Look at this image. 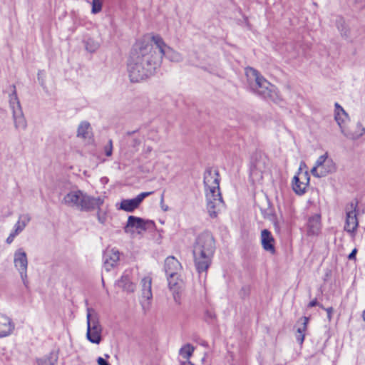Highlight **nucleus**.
<instances>
[{
	"instance_id": "nucleus-1",
	"label": "nucleus",
	"mask_w": 365,
	"mask_h": 365,
	"mask_svg": "<svg viewBox=\"0 0 365 365\" xmlns=\"http://www.w3.org/2000/svg\"><path fill=\"white\" fill-rule=\"evenodd\" d=\"M160 65V56H154L153 46L138 41L128 60L127 70L130 81L140 82L154 73Z\"/></svg>"
},
{
	"instance_id": "nucleus-2",
	"label": "nucleus",
	"mask_w": 365,
	"mask_h": 365,
	"mask_svg": "<svg viewBox=\"0 0 365 365\" xmlns=\"http://www.w3.org/2000/svg\"><path fill=\"white\" fill-rule=\"evenodd\" d=\"M248 86L256 95L275 103L281 98L275 86L270 83L258 71L248 67L245 69Z\"/></svg>"
},
{
	"instance_id": "nucleus-3",
	"label": "nucleus",
	"mask_w": 365,
	"mask_h": 365,
	"mask_svg": "<svg viewBox=\"0 0 365 365\" xmlns=\"http://www.w3.org/2000/svg\"><path fill=\"white\" fill-rule=\"evenodd\" d=\"M104 200L101 197H94L80 190H71L62 199L61 203L80 211H91L99 209Z\"/></svg>"
},
{
	"instance_id": "nucleus-4",
	"label": "nucleus",
	"mask_w": 365,
	"mask_h": 365,
	"mask_svg": "<svg viewBox=\"0 0 365 365\" xmlns=\"http://www.w3.org/2000/svg\"><path fill=\"white\" fill-rule=\"evenodd\" d=\"M10 93L9 95V108L12 112V118L16 130H26L27 128V121L24 115L20 101L17 96L16 86L11 85L9 86Z\"/></svg>"
},
{
	"instance_id": "nucleus-5",
	"label": "nucleus",
	"mask_w": 365,
	"mask_h": 365,
	"mask_svg": "<svg viewBox=\"0 0 365 365\" xmlns=\"http://www.w3.org/2000/svg\"><path fill=\"white\" fill-rule=\"evenodd\" d=\"M87 331L86 338L93 344H99L102 340V327L99 317L96 311L92 308H87Z\"/></svg>"
},
{
	"instance_id": "nucleus-6",
	"label": "nucleus",
	"mask_w": 365,
	"mask_h": 365,
	"mask_svg": "<svg viewBox=\"0 0 365 365\" xmlns=\"http://www.w3.org/2000/svg\"><path fill=\"white\" fill-rule=\"evenodd\" d=\"M151 41L152 43L150 44L153 46L154 56L160 55V63L162 62L163 56L173 62H180L182 60L181 54L167 46L160 36H153L151 38Z\"/></svg>"
},
{
	"instance_id": "nucleus-7",
	"label": "nucleus",
	"mask_w": 365,
	"mask_h": 365,
	"mask_svg": "<svg viewBox=\"0 0 365 365\" xmlns=\"http://www.w3.org/2000/svg\"><path fill=\"white\" fill-rule=\"evenodd\" d=\"M336 165L331 158L325 153L318 158L315 165L312 168L311 173L316 178L325 177L335 172Z\"/></svg>"
},
{
	"instance_id": "nucleus-8",
	"label": "nucleus",
	"mask_w": 365,
	"mask_h": 365,
	"mask_svg": "<svg viewBox=\"0 0 365 365\" xmlns=\"http://www.w3.org/2000/svg\"><path fill=\"white\" fill-rule=\"evenodd\" d=\"M27 255L22 247L17 249L14 254V264L18 270L24 285L29 287V280L27 277L28 269Z\"/></svg>"
},
{
	"instance_id": "nucleus-9",
	"label": "nucleus",
	"mask_w": 365,
	"mask_h": 365,
	"mask_svg": "<svg viewBox=\"0 0 365 365\" xmlns=\"http://www.w3.org/2000/svg\"><path fill=\"white\" fill-rule=\"evenodd\" d=\"M207 210L211 217H216L220 212L224 208L225 203L223 202L220 190L215 192H207Z\"/></svg>"
},
{
	"instance_id": "nucleus-10",
	"label": "nucleus",
	"mask_w": 365,
	"mask_h": 365,
	"mask_svg": "<svg viewBox=\"0 0 365 365\" xmlns=\"http://www.w3.org/2000/svg\"><path fill=\"white\" fill-rule=\"evenodd\" d=\"M215 240L210 232H204L198 235L193 250H197L202 252L212 253L215 252Z\"/></svg>"
},
{
	"instance_id": "nucleus-11",
	"label": "nucleus",
	"mask_w": 365,
	"mask_h": 365,
	"mask_svg": "<svg viewBox=\"0 0 365 365\" xmlns=\"http://www.w3.org/2000/svg\"><path fill=\"white\" fill-rule=\"evenodd\" d=\"M194 262L198 273L207 272L210 267L213 254L193 250Z\"/></svg>"
},
{
	"instance_id": "nucleus-12",
	"label": "nucleus",
	"mask_w": 365,
	"mask_h": 365,
	"mask_svg": "<svg viewBox=\"0 0 365 365\" xmlns=\"http://www.w3.org/2000/svg\"><path fill=\"white\" fill-rule=\"evenodd\" d=\"M204 185L207 192L220 190V176L217 170L207 169L204 174Z\"/></svg>"
},
{
	"instance_id": "nucleus-13",
	"label": "nucleus",
	"mask_w": 365,
	"mask_h": 365,
	"mask_svg": "<svg viewBox=\"0 0 365 365\" xmlns=\"http://www.w3.org/2000/svg\"><path fill=\"white\" fill-rule=\"evenodd\" d=\"M309 182V176L307 172L299 171L292 179L293 191L299 195L305 193Z\"/></svg>"
},
{
	"instance_id": "nucleus-14",
	"label": "nucleus",
	"mask_w": 365,
	"mask_h": 365,
	"mask_svg": "<svg viewBox=\"0 0 365 365\" xmlns=\"http://www.w3.org/2000/svg\"><path fill=\"white\" fill-rule=\"evenodd\" d=\"M148 221H146L140 217L130 215L128 218L127 224L124 227V231L126 233L133 234L135 230L138 233L147 230V225Z\"/></svg>"
},
{
	"instance_id": "nucleus-15",
	"label": "nucleus",
	"mask_w": 365,
	"mask_h": 365,
	"mask_svg": "<svg viewBox=\"0 0 365 365\" xmlns=\"http://www.w3.org/2000/svg\"><path fill=\"white\" fill-rule=\"evenodd\" d=\"M142 297L141 305L143 309H148L150 305V300L153 298L152 279L150 277H145L141 280Z\"/></svg>"
},
{
	"instance_id": "nucleus-16",
	"label": "nucleus",
	"mask_w": 365,
	"mask_h": 365,
	"mask_svg": "<svg viewBox=\"0 0 365 365\" xmlns=\"http://www.w3.org/2000/svg\"><path fill=\"white\" fill-rule=\"evenodd\" d=\"M153 192H141L133 199L123 200L120 202V209L126 212H133L139 207L143 200Z\"/></svg>"
},
{
	"instance_id": "nucleus-17",
	"label": "nucleus",
	"mask_w": 365,
	"mask_h": 365,
	"mask_svg": "<svg viewBox=\"0 0 365 365\" xmlns=\"http://www.w3.org/2000/svg\"><path fill=\"white\" fill-rule=\"evenodd\" d=\"M103 267L109 272L114 268L120 259V252L115 248L107 249L103 255Z\"/></svg>"
},
{
	"instance_id": "nucleus-18",
	"label": "nucleus",
	"mask_w": 365,
	"mask_h": 365,
	"mask_svg": "<svg viewBox=\"0 0 365 365\" xmlns=\"http://www.w3.org/2000/svg\"><path fill=\"white\" fill-rule=\"evenodd\" d=\"M356 205H354V204L351 203V210H346V217L344 230L350 233L354 232L356 230L359 225L356 217Z\"/></svg>"
},
{
	"instance_id": "nucleus-19",
	"label": "nucleus",
	"mask_w": 365,
	"mask_h": 365,
	"mask_svg": "<svg viewBox=\"0 0 365 365\" xmlns=\"http://www.w3.org/2000/svg\"><path fill=\"white\" fill-rule=\"evenodd\" d=\"M164 269L167 277L175 276V274H178L181 272L182 266L175 257L170 256L165 260Z\"/></svg>"
},
{
	"instance_id": "nucleus-20",
	"label": "nucleus",
	"mask_w": 365,
	"mask_h": 365,
	"mask_svg": "<svg viewBox=\"0 0 365 365\" xmlns=\"http://www.w3.org/2000/svg\"><path fill=\"white\" fill-rule=\"evenodd\" d=\"M261 244L262 248L271 253H275V247H274V238L272 236V233L267 229H264L261 231Z\"/></svg>"
},
{
	"instance_id": "nucleus-21",
	"label": "nucleus",
	"mask_w": 365,
	"mask_h": 365,
	"mask_svg": "<svg viewBox=\"0 0 365 365\" xmlns=\"http://www.w3.org/2000/svg\"><path fill=\"white\" fill-rule=\"evenodd\" d=\"M117 285L125 292H133L135 289V284L132 279V271L125 270L117 282Z\"/></svg>"
},
{
	"instance_id": "nucleus-22",
	"label": "nucleus",
	"mask_w": 365,
	"mask_h": 365,
	"mask_svg": "<svg viewBox=\"0 0 365 365\" xmlns=\"http://www.w3.org/2000/svg\"><path fill=\"white\" fill-rule=\"evenodd\" d=\"M14 327L12 320L6 315L0 313V338L10 335Z\"/></svg>"
},
{
	"instance_id": "nucleus-23",
	"label": "nucleus",
	"mask_w": 365,
	"mask_h": 365,
	"mask_svg": "<svg viewBox=\"0 0 365 365\" xmlns=\"http://www.w3.org/2000/svg\"><path fill=\"white\" fill-rule=\"evenodd\" d=\"M309 322V318L303 317L299 319L297 322V331H296V339L299 344H302L305 337V333L307 329V324Z\"/></svg>"
},
{
	"instance_id": "nucleus-24",
	"label": "nucleus",
	"mask_w": 365,
	"mask_h": 365,
	"mask_svg": "<svg viewBox=\"0 0 365 365\" xmlns=\"http://www.w3.org/2000/svg\"><path fill=\"white\" fill-rule=\"evenodd\" d=\"M321 215L315 214L309 218L307 222V232L309 235H317L321 230Z\"/></svg>"
},
{
	"instance_id": "nucleus-25",
	"label": "nucleus",
	"mask_w": 365,
	"mask_h": 365,
	"mask_svg": "<svg viewBox=\"0 0 365 365\" xmlns=\"http://www.w3.org/2000/svg\"><path fill=\"white\" fill-rule=\"evenodd\" d=\"M76 136L83 140H91L93 131L91 124L88 121L84 120L80 123L77 128Z\"/></svg>"
},
{
	"instance_id": "nucleus-26",
	"label": "nucleus",
	"mask_w": 365,
	"mask_h": 365,
	"mask_svg": "<svg viewBox=\"0 0 365 365\" xmlns=\"http://www.w3.org/2000/svg\"><path fill=\"white\" fill-rule=\"evenodd\" d=\"M168 282V287L173 292H180L183 287V281L180 278V273L178 274H175V276H169L167 277Z\"/></svg>"
},
{
	"instance_id": "nucleus-27",
	"label": "nucleus",
	"mask_w": 365,
	"mask_h": 365,
	"mask_svg": "<svg viewBox=\"0 0 365 365\" xmlns=\"http://www.w3.org/2000/svg\"><path fill=\"white\" fill-rule=\"evenodd\" d=\"M58 354L52 351L48 355L37 359L38 365H57Z\"/></svg>"
},
{
	"instance_id": "nucleus-28",
	"label": "nucleus",
	"mask_w": 365,
	"mask_h": 365,
	"mask_svg": "<svg viewBox=\"0 0 365 365\" xmlns=\"http://www.w3.org/2000/svg\"><path fill=\"white\" fill-rule=\"evenodd\" d=\"M342 133L350 139H358L365 133V128L361 123H358L355 132H351L346 128H342Z\"/></svg>"
},
{
	"instance_id": "nucleus-29",
	"label": "nucleus",
	"mask_w": 365,
	"mask_h": 365,
	"mask_svg": "<svg viewBox=\"0 0 365 365\" xmlns=\"http://www.w3.org/2000/svg\"><path fill=\"white\" fill-rule=\"evenodd\" d=\"M336 106V114H335V120L338 125L341 128V131L342 132V128H346L343 123L347 120L348 115L344 111V110L336 103L335 104Z\"/></svg>"
},
{
	"instance_id": "nucleus-30",
	"label": "nucleus",
	"mask_w": 365,
	"mask_h": 365,
	"mask_svg": "<svg viewBox=\"0 0 365 365\" xmlns=\"http://www.w3.org/2000/svg\"><path fill=\"white\" fill-rule=\"evenodd\" d=\"M195 351V347L190 344H186L179 350V355L185 360H190Z\"/></svg>"
},
{
	"instance_id": "nucleus-31",
	"label": "nucleus",
	"mask_w": 365,
	"mask_h": 365,
	"mask_svg": "<svg viewBox=\"0 0 365 365\" xmlns=\"http://www.w3.org/2000/svg\"><path fill=\"white\" fill-rule=\"evenodd\" d=\"M86 49L91 52L93 53L98 50L100 46V44L98 41H95L93 38H88L85 43Z\"/></svg>"
},
{
	"instance_id": "nucleus-32",
	"label": "nucleus",
	"mask_w": 365,
	"mask_h": 365,
	"mask_svg": "<svg viewBox=\"0 0 365 365\" xmlns=\"http://www.w3.org/2000/svg\"><path fill=\"white\" fill-rule=\"evenodd\" d=\"M267 167V159L265 157H260V159L255 162L254 164V168L256 170L259 171L261 173H263Z\"/></svg>"
},
{
	"instance_id": "nucleus-33",
	"label": "nucleus",
	"mask_w": 365,
	"mask_h": 365,
	"mask_svg": "<svg viewBox=\"0 0 365 365\" xmlns=\"http://www.w3.org/2000/svg\"><path fill=\"white\" fill-rule=\"evenodd\" d=\"M31 216L29 214H22L20 215L18 219V221L16 222L17 224H19L21 227L25 229V227L27 226V225L31 221Z\"/></svg>"
},
{
	"instance_id": "nucleus-34",
	"label": "nucleus",
	"mask_w": 365,
	"mask_h": 365,
	"mask_svg": "<svg viewBox=\"0 0 365 365\" xmlns=\"http://www.w3.org/2000/svg\"><path fill=\"white\" fill-rule=\"evenodd\" d=\"M102 9V1L101 0H92V13L98 14Z\"/></svg>"
},
{
	"instance_id": "nucleus-35",
	"label": "nucleus",
	"mask_w": 365,
	"mask_h": 365,
	"mask_svg": "<svg viewBox=\"0 0 365 365\" xmlns=\"http://www.w3.org/2000/svg\"><path fill=\"white\" fill-rule=\"evenodd\" d=\"M104 152L106 156L109 157L113 153V141L109 140L108 144L104 147Z\"/></svg>"
},
{
	"instance_id": "nucleus-36",
	"label": "nucleus",
	"mask_w": 365,
	"mask_h": 365,
	"mask_svg": "<svg viewBox=\"0 0 365 365\" xmlns=\"http://www.w3.org/2000/svg\"><path fill=\"white\" fill-rule=\"evenodd\" d=\"M98 220L101 223L103 224L106 222V215L104 214H101L100 211L98 212L97 214Z\"/></svg>"
},
{
	"instance_id": "nucleus-37",
	"label": "nucleus",
	"mask_w": 365,
	"mask_h": 365,
	"mask_svg": "<svg viewBox=\"0 0 365 365\" xmlns=\"http://www.w3.org/2000/svg\"><path fill=\"white\" fill-rule=\"evenodd\" d=\"M318 305L319 307H321L322 309H324V307L322 305V304H318L317 299H314L312 301H311L309 304H308V307H315Z\"/></svg>"
},
{
	"instance_id": "nucleus-38",
	"label": "nucleus",
	"mask_w": 365,
	"mask_h": 365,
	"mask_svg": "<svg viewBox=\"0 0 365 365\" xmlns=\"http://www.w3.org/2000/svg\"><path fill=\"white\" fill-rule=\"evenodd\" d=\"M97 363L98 365H110L109 363L102 357L97 359Z\"/></svg>"
},
{
	"instance_id": "nucleus-39",
	"label": "nucleus",
	"mask_w": 365,
	"mask_h": 365,
	"mask_svg": "<svg viewBox=\"0 0 365 365\" xmlns=\"http://www.w3.org/2000/svg\"><path fill=\"white\" fill-rule=\"evenodd\" d=\"M327 313V317L329 319V320H331V314L333 312V308L332 307H328V308H324V309Z\"/></svg>"
},
{
	"instance_id": "nucleus-40",
	"label": "nucleus",
	"mask_w": 365,
	"mask_h": 365,
	"mask_svg": "<svg viewBox=\"0 0 365 365\" xmlns=\"http://www.w3.org/2000/svg\"><path fill=\"white\" fill-rule=\"evenodd\" d=\"M356 252H357V250L354 249L348 256L349 259H350V260L355 259Z\"/></svg>"
},
{
	"instance_id": "nucleus-41",
	"label": "nucleus",
	"mask_w": 365,
	"mask_h": 365,
	"mask_svg": "<svg viewBox=\"0 0 365 365\" xmlns=\"http://www.w3.org/2000/svg\"><path fill=\"white\" fill-rule=\"evenodd\" d=\"M160 205H161V208L164 210V211H167L168 209V207L167 205H164V197H163V195H162L161 197V200H160Z\"/></svg>"
},
{
	"instance_id": "nucleus-42",
	"label": "nucleus",
	"mask_w": 365,
	"mask_h": 365,
	"mask_svg": "<svg viewBox=\"0 0 365 365\" xmlns=\"http://www.w3.org/2000/svg\"><path fill=\"white\" fill-rule=\"evenodd\" d=\"M14 229H15L18 232L21 233L24 229L21 227L19 224L16 223L14 225Z\"/></svg>"
},
{
	"instance_id": "nucleus-43",
	"label": "nucleus",
	"mask_w": 365,
	"mask_h": 365,
	"mask_svg": "<svg viewBox=\"0 0 365 365\" xmlns=\"http://www.w3.org/2000/svg\"><path fill=\"white\" fill-rule=\"evenodd\" d=\"M14 237H13V235H9L8 237L6 238V242L8 244V245H10L13 242V241L14 240Z\"/></svg>"
},
{
	"instance_id": "nucleus-44",
	"label": "nucleus",
	"mask_w": 365,
	"mask_h": 365,
	"mask_svg": "<svg viewBox=\"0 0 365 365\" xmlns=\"http://www.w3.org/2000/svg\"><path fill=\"white\" fill-rule=\"evenodd\" d=\"M180 365H194L190 360L180 361Z\"/></svg>"
},
{
	"instance_id": "nucleus-45",
	"label": "nucleus",
	"mask_w": 365,
	"mask_h": 365,
	"mask_svg": "<svg viewBox=\"0 0 365 365\" xmlns=\"http://www.w3.org/2000/svg\"><path fill=\"white\" fill-rule=\"evenodd\" d=\"M179 293L178 292L177 294V292H173V297H174V300L177 302V303H179L180 304V295H179Z\"/></svg>"
},
{
	"instance_id": "nucleus-46",
	"label": "nucleus",
	"mask_w": 365,
	"mask_h": 365,
	"mask_svg": "<svg viewBox=\"0 0 365 365\" xmlns=\"http://www.w3.org/2000/svg\"><path fill=\"white\" fill-rule=\"evenodd\" d=\"M144 150L145 153H150L153 150V148L151 146L148 145L145 147Z\"/></svg>"
},
{
	"instance_id": "nucleus-47",
	"label": "nucleus",
	"mask_w": 365,
	"mask_h": 365,
	"mask_svg": "<svg viewBox=\"0 0 365 365\" xmlns=\"http://www.w3.org/2000/svg\"><path fill=\"white\" fill-rule=\"evenodd\" d=\"M19 234V232H18L15 229H14L9 235H13V237L15 238Z\"/></svg>"
},
{
	"instance_id": "nucleus-48",
	"label": "nucleus",
	"mask_w": 365,
	"mask_h": 365,
	"mask_svg": "<svg viewBox=\"0 0 365 365\" xmlns=\"http://www.w3.org/2000/svg\"><path fill=\"white\" fill-rule=\"evenodd\" d=\"M362 319L365 322V309L362 312Z\"/></svg>"
},
{
	"instance_id": "nucleus-49",
	"label": "nucleus",
	"mask_w": 365,
	"mask_h": 365,
	"mask_svg": "<svg viewBox=\"0 0 365 365\" xmlns=\"http://www.w3.org/2000/svg\"><path fill=\"white\" fill-rule=\"evenodd\" d=\"M105 357H106V359H108V358L110 357V356H109L108 354H105Z\"/></svg>"
}]
</instances>
